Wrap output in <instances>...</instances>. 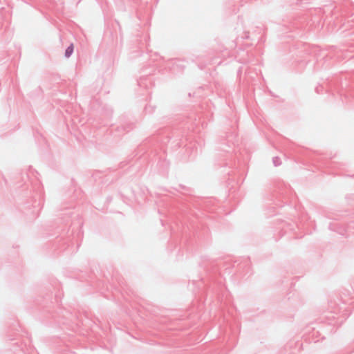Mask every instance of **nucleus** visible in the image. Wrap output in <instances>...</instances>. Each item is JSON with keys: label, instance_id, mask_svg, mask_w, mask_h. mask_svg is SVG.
<instances>
[{"label": "nucleus", "instance_id": "obj_1", "mask_svg": "<svg viewBox=\"0 0 354 354\" xmlns=\"http://www.w3.org/2000/svg\"><path fill=\"white\" fill-rule=\"evenodd\" d=\"M73 52V45L71 44L65 51V56L69 57Z\"/></svg>", "mask_w": 354, "mask_h": 354}]
</instances>
